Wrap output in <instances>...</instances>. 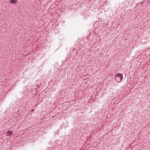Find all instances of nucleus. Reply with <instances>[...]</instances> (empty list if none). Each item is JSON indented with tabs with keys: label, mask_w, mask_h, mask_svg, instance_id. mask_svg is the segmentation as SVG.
<instances>
[{
	"label": "nucleus",
	"mask_w": 150,
	"mask_h": 150,
	"mask_svg": "<svg viewBox=\"0 0 150 150\" xmlns=\"http://www.w3.org/2000/svg\"><path fill=\"white\" fill-rule=\"evenodd\" d=\"M115 77L116 81L117 83L120 82L123 79V76L122 74L118 73L117 74H116L115 75Z\"/></svg>",
	"instance_id": "1"
},
{
	"label": "nucleus",
	"mask_w": 150,
	"mask_h": 150,
	"mask_svg": "<svg viewBox=\"0 0 150 150\" xmlns=\"http://www.w3.org/2000/svg\"><path fill=\"white\" fill-rule=\"evenodd\" d=\"M10 2L11 3H16L17 2L16 0H11Z\"/></svg>",
	"instance_id": "3"
},
{
	"label": "nucleus",
	"mask_w": 150,
	"mask_h": 150,
	"mask_svg": "<svg viewBox=\"0 0 150 150\" xmlns=\"http://www.w3.org/2000/svg\"><path fill=\"white\" fill-rule=\"evenodd\" d=\"M13 133L11 131H8L6 134V136H11L12 135Z\"/></svg>",
	"instance_id": "2"
}]
</instances>
